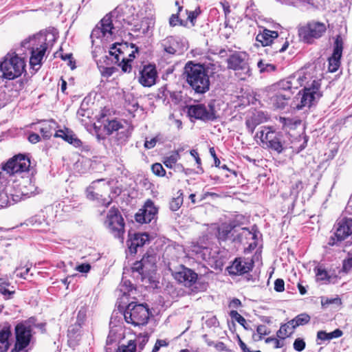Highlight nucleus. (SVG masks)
Masks as SVG:
<instances>
[{
  "mask_svg": "<svg viewBox=\"0 0 352 352\" xmlns=\"http://www.w3.org/2000/svg\"><path fill=\"white\" fill-rule=\"evenodd\" d=\"M343 241H344L343 239H340V237L338 236L337 234V230L336 229L334 234L329 237L327 244L329 246L338 245L339 243Z\"/></svg>",
  "mask_w": 352,
  "mask_h": 352,
  "instance_id": "obj_54",
  "label": "nucleus"
},
{
  "mask_svg": "<svg viewBox=\"0 0 352 352\" xmlns=\"http://www.w3.org/2000/svg\"><path fill=\"white\" fill-rule=\"evenodd\" d=\"M227 68L235 72L241 80H245L252 74L249 55L245 52L235 51L226 60Z\"/></svg>",
  "mask_w": 352,
  "mask_h": 352,
  "instance_id": "obj_9",
  "label": "nucleus"
},
{
  "mask_svg": "<svg viewBox=\"0 0 352 352\" xmlns=\"http://www.w3.org/2000/svg\"><path fill=\"white\" fill-rule=\"evenodd\" d=\"M35 317L19 322L14 328L15 343L10 352H21L27 348L32 338V325L35 323Z\"/></svg>",
  "mask_w": 352,
  "mask_h": 352,
  "instance_id": "obj_6",
  "label": "nucleus"
},
{
  "mask_svg": "<svg viewBox=\"0 0 352 352\" xmlns=\"http://www.w3.org/2000/svg\"><path fill=\"white\" fill-rule=\"evenodd\" d=\"M174 277L185 287H190L197 282L198 275L192 270L182 265L181 270L175 272Z\"/></svg>",
  "mask_w": 352,
  "mask_h": 352,
  "instance_id": "obj_22",
  "label": "nucleus"
},
{
  "mask_svg": "<svg viewBox=\"0 0 352 352\" xmlns=\"http://www.w3.org/2000/svg\"><path fill=\"white\" fill-rule=\"evenodd\" d=\"M157 138H153L151 140H145L144 142V148L146 149H151L154 148L157 144Z\"/></svg>",
  "mask_w": 352,
  "mask_h": 352,
  "instance_id": "obj_64",
  "label": "nucleus"
},
{
  "mask_svg": "<svg viewBox=\"0 0 352 352\" xmlns=\"http://www.w3.org/2000/svg\"><path fill=\"white\" fill-rule=\"evenodd\" d=\"M122 128H123V125L120 122L116 120H107V122L104 124V129L106 131V134L109 135Z\"/></svg>",
  "mask_w": 352,
  "mask_h": 352,
  "instance_id": "obj_34",
  "label": "nucleus"
},
{
  "mask_svg": "<svg viewBox=\"0 0 352 352\" xmlns=\"http://www.w3.org/2000/svg\"><path fill=\"white\" fill-rule=\"evenodd\" d=\"M352 270V256H349L342 261V272L347 274Z\"/></svg>",
  "mask_w": 352,
  "mask_h": 352,
  "instance_id": "obj_53",
  "label": "nucleus"
},
{
  "mask_svg": "<svg viewBox=\"0 0 352 352\" xmlns=\"http://www.w3.org/2000/svg\"><path fill=\"white\" fill-rule=\"evenodd\" d=\"M98 67L100 69V72L101 73V75L103 77L109 78L113 75V73L116 71V68L113 67H105L99 65L98 63Z\"/></svg>",
  "mask_w": 352,
  "mask_h": 352,
  "instance_id": "obj_49",
  "label": "nucleus"
},
{
  "mask_svg": "<svg viewBox=\"0 0 352 352\" xmlns=\"http://www.w3.org/2000/svg\"><path fill=\"white\" fill-rule=\"evenodd\" d=\"M168 342L165 340H157L155 344L152 349V352H157L162 346H167Z\"/></svg>",
  "mask_w": 352,
  "mask_h": 352,
  "instance_id": "obj_58",
  "label": "nucleus"
},
{
  "mask_svg": "<svg viewBox=\"0 0 352 352\" xmlns=\"http://www.w3.org/2000/svg\"><path fill=\"white\" fill-rule=\"evenodd\" d=\"M321 83L319 80H313L311 85L305 87L298 94L302 95L300 98V104L297 106L298 109H302L305 107H311L314 102L320 99L322 96L320 91Z\"/></svg>",
  "mask_w": 352,
  "mask_h": 352,
  "instance_id": "obj_14",
  "label": "nucleus"
},
{
  "mask_svg": "<svg viewBox=\"0 0 352 352\" xmlns=\"http://www.w3.org/2000/svg\"><path fill=\"white\" fill-rule=\"evenodd\" d=\"M9 204V198L7 193L0 190V209L6 207Z\"/></svg>",
  "mask_w": 352,
  "mask_h": 352,
  "instance_id": "obj_55",
  "label": "nucleus"
},
{
  "mask_svg": "<svg viewBox=\"0 0 352 352\" xmlns=\"http://www.w3.org/2000/svg\"><path fill=\"white\" fill-rule=\"evenodd\" d=\"M254 139L260 141V145L266 149L271 150L280 154L285 150V140L281 133L276 132L272 126H262L258 131Z\"/></svg>",
  "mask_w": 352,
  "mask_h": 352,
  "instance_id": "obj_4",
  "label": "nucleus"
},
{
  "mask_svg": "<svg viewBox=\"0 0 352 352\" xmlns=\"http://www.w3.org/2000/svg\"><path fill=\"white\" fill-rule=\"evenodd\" d=\"M137 344L135 340H131L126 344L119 345L116 349H112L111 347H106L105 352H136Z\"/></svg>",
  "mask_w": 352,
  "mask_h": 352,
  "instance_id": "obj_32",
  "label": "nucleus"
},
{
  "mask_svg": "<svg viewBox=\"0 0 352 352\" xmlns=\"http://www.w3.org/2000/svg\"><path fill=\"white\" fill-rule=\"evenodd\" d=\"M293 346L295 351L301 352L305 349L306 342L304 339L298 338L294 340Z\"/></svg>",
  "mask_w": 352,
  "mask_h": 352,
  "instance_id": "obj_51",
  "label": "nucleus"
},
{
  "mask_svg": "<svg viewBox=\"0 0 352 352\" xmlns=\"http://www.w3.org/2000/svg\"><path fill=\"white\" fill-rule=\"evenodd\" d=\"M10 283L8 280H4L3 278H0V293L8 299L10 298L14 294V290H10Z\"/></svg>",
  "mask_w": 352,
  "mask_h": 352,
  "instance_id": "obj_39",
  "label": "nucleus"
},
{
  "mask_svg": "<svg viewBox=\"0 0 352 352\" xmlns=\"http://www.w3.org/2000/svg\"><path fill=\"white\" fill-rule=\"evenodd\" d=\"M209 153H210V155L212 157V158L214 159V166L216 167H220L221 162L216 154L214 148L210 147L209 148Z\"/></svg>",
  "mask_w": 352,
  "mask_h": 352,
  "instance_id": "obj_63",
  "label": "nucleus"
},
{
  "mask_svg": "<svg viewBox=\"0 0 352 352\" xmlns=\"http://www.w3.org/2000/svg\"><path fill=\"white\" fill-rule=\"evenodd\" d=\"M43 139L49 140L52 135V127L50 124H43L39 129Z\"/></svg>",
  "mask_w": 352,
  "mask_h": 352,
  "instance_id": "obj_47",
  "label": "nucleus"
},
{
  "mask_svg": "<svg viewBox=\"0 0 352 352\" xmlns=\"http://www.w3.org/2000/svg\"><path fill=\"white\" fill-rule=\"evenodd\" d=\"M91 266L89 263H81L78 265L75 270L80 273H87L90 271Z\"/></svg>",
  "mask_w": 352,
  "mask_h": 352,
  "instance_id": "obj_59",
  "label": "nucleus"
},
{
  "mask_svg": "<svg viewBox=\"0 0 352 352\" xmlns=\"http://www.w3.org/2000/svg\"><path fill=\"white\" fill-rule=\"evenodd\" d=\"M179 159V155L175 152L170 156L164 157L162 160L163 164L168 168H173Z\"/></svg>",
  "mask_w": 352,
  "mask_h": 352,
  "instance_id": "obj_40",
  "label": "nucleus"
},
{
  "mask_svg": "<svg viewBox=\"0 0 352 352\" xmlns=\"http://www.w3.org/2000/svg\"><path fill=\"white\" fill-rule=\"evenodd\" d=\"M188 116L191 118L204 122L214 121L217 118L214 106L209 104L207 107L204 104H191L186 107Z\"/></svg>",
  "mask_w": 352,
  "mask_h": 352,
  "instance_id": "obj_13",
  "label": "nucleus"
},
{
  "mask_svg": "<svg viewBox=\"0 0 352 352\" xmlns=\"http://www.w3.org/2000/svg\"><path fill=\"white\" fill-rule=\"evenodd\" d=\"M280 121L283 124V128H289L293 129L294 126L300 124L301 120H293L289 118H280Z\"/></svg>",
  "mask_w": 352,
  "mask_h": 352,
  "instance_id": "obj_45",
  "label": "nucleus"
},
{
  "mask_svg": "<svg viewBox=\"0 0 352 352\" xmlns=\"http://www.w3.org/2000/svg\"><path fill=\"white\" fill-rule=\"evenodd\" d=\"M12 336L10 324L5 325L0 331V352H7L10 347L9 338Z\"/></svg>",
  "mask_w": 352,
  "mask_h": 352,
  "instance_id": "obj_29",
  "label": "nucleus"
},
{
  "mask_svg": "<svg viewBox=\"0 0 352 352\" xmlns=\"http://www.w3.org/2000/svg\"><path fill=\"white\" fill-rule=\"evenodd\" d=\"M337 234L340 239L345 240L351 236L352 239V218H343L336 225Z\"/></svg>",
  "mask_w": 352,
  "mask_h": 352,
  "instance_id": "obj_27",
  "label": "nucleus"
},
{
  "mask_svg": "<svg viewBox=\"0 0 352 352\" xmlns=\"http://www.w3.org/2000/svg\"><path fill=\"white\" fill-rule=\"evenodd\" d=\"M113 24L110 14H106L93 30L92 34L96 37L105 36L107 34H112Z\"/></svg>",
  "mask_w": 352,
  "mask_h": 352,
  "instance_id": "obj_23",
  "label": "nucleus"
},
{
  "mask_svg": "<svg viewBox=\"0 0 352 352\" xmlns=\"http://www.w3.org/2000/svg\"><path fill=\"white\" fill-rule=\"evenodd\" d=\"M302 78L290 76L282 79L268 87L271 102L276 109H284L294 95V90L302 86Z\"/></svg>",
  "mask_w": 352,
  "mask_h": 352,
  "instance_id": "obj_1",
  "label": "nucleus"
},
{
  "mask_svg": "<svg viewBox=\"0 0 352 352\" xmlns=\"http://www.w3.org/2000/svg\"><path fill=\"white\" fill-rule=\"evenodd\" d=\"M30 159L25 154H17L9 159L2 166V170L10 175L21 173L29 170Z\"/></svg>",
  "mask_w": 352,
  "mask_h": 352,
  "instance_id": "obj_12",
  "label": "nucleus"
},
{
  "mask_svg": "<svg viewBox=\"0 0 352 352\" xmlns=\"http://www.w3.org/2000/svg\"><path fill=\"white\" fill-rule=\"evenodd\" d=\"M177 195V197H173L169 203V208L172 211L178 210L184 202V193L182 190H178Z\"/></svg>",
  "mask_w": 352,
  "mask_h": 352,
  "instance_id": "obj_36",
  "label": "nucleus"
},
{
  "mask_svg": "<svg viewBox=\"0 0 352 352\" xmlns=\"http://www.w3.org/2000/svg\"><path fill=\"white\" fill-rule=\"evenodd\" d=\"M343 40L340 35H337L335 38L333 52L330 58H329V70L331 72H336L340 65V58L343 50Z\"/></svg>",
  "mask_w": 352,
  "mask_h": 352,
  "instance_id": "obj_20",
  "label": "nucleus"
},
{
  "mask_svg": "<svg viewBox=\"0 0 352 352\" xmlns=\"http://www.w3.org/2000/svg\"><path fill=\"white\" fill-rule=\"evenodd\" d=\"M157 71L155 64L144 65L139 70L138 82L144 87H151L156 83Z\"/></svg>",
  "mask_w": 352,
  "mask_h": 352,
  "instance_id": "obj_17",
  "label": "nucleus"
},
{
  "mask_svg": "<svg viewBox=\"0 0 352 352\" xmlns=\"http://www.w3.org/2000/svg\"><path fill=\"white\" fill-rule=\"evenodd\" d=\"M152 173L157 177H163L166 175V171L160 163H154L151 166Z\"/></svg>",
  "mask_w": 352,
  "mask_h": 352,
  "instance_id": "obj_43",
  "label": "nucleus"
},
{
  "mask_svg": "<svg viewBox=\"0 0 352 352\" xmlns=\"http://www.w3.org/2000/svg\"><path fill=\"white\" fill-rule=\"evenodd\" d=\"M169 25L171 27L176 25L187 27V21L181 19L178 14H173L169 18Z\"/></svg>",
  "mask_w": 352,
  "mask_h": 352,
  "instance_id": "obj_42",
  "label": "nucleus"
},
{
  "mask_svg": "<svg viewBox=\"0 0 352 352\" xmlns=\"http://www.w3.org/2000/svg\"><path fill=\"white\" fill-rule=\"evenodd\" d=\"M296 328L294 324L291 323V320H289L286 323L281 324L279 329L276 331V336L280 340H285L287 338L291 337L295 331Z\"/></svg>",
  "mask_w": 352,
  "mask_h": 352,
  "instance_id": "obj_31",
  "label": "nucleus"
},
{
  "mask_svg": "<svg viewBox=\"0 0 352 352\" xmlns=\"http://www.w3.org/2000/svg\"><path fill=\"white\" fill-rule=\"evenodd\" d=\"M149 316L150 311L146 303L138 304L137 302H131L127 305L124 312L126 322L135 327L146 324Z\"/></svg>",
  "mask_w": 352,
  "mask_h": 352,
  "instance_id": "obj_8",
  "label": "nucleus"
},
{
  "mask_svg": "<svg viewBox=\"0 0 352 352\" xmlns=\"http://www.w3.org/2000/svg\"><path fill=\"white\" fill-rule=\"evenodd\" d=\"M311 317L306 313H302L297 315L295 318L290 320L291 323L294 324L296 329L299 326H304L310 322Z\"/></svg>",
  "mask_w": 352,
  "mask_h": 352,
  "instance_id": "obj_35",
  "label": "nucleus"
},
{
  "mask_svg": "<svg viewBox=\"0 0 352 352\" xmlns=\"http://www.w3.org/2000/svg\"><path fill=\"white\" fill-rule=\"evenodd\" d=\"M187 83L196 94H205L210 89V79L204 65L188 61L184 67Z\"/></svg>",
  "mask_w": 352,
  "mask_h": 352,
  "instance_id": "obj_3",
  "label": "nucleus"
},
{
  "mask_svg": "<svg viewBox=\"0 0 352 352\" xmlns=\"http://www.w3.org/2000/svg\"><path fill=\"white\" fill-rule=\"evenodd\" d=\"M151 241V236L147 232H129L126 245L131 255L135 256L138 253V249L144 247Z\"/></svg>",
  "mask_w": 352,
  "mask_h": 352,
  "instance_id": "obj_16",
  "label": "nucleus"
},
{
  "mask_svg": "<svg viewBox=\"0 0 352 352\" xmlns=\"http://www.w3.org/2000/svg\"><path fill=\"white\" fill-rule=\"evenodd\" d=\"M316 274V280L323 284H329L331 283V276L328 272L321 266H317L314 268Z\"/></svg>",
  "mask_w": 352,
  "mask_h": 352,
  "instance_id": "obj_33",
  "label": "nucleus"
},
{
  "mask_svg": "<svg viewBox=\"0 0 352 352\" xmlns=\"http://www.w3.org/2000/svg\"><path fill=\"white\" fill-rule=\"evenodd\" d=\"M25 59L15 52L7 53L3 58V60L0 62L2 78L9 80L20 77L25 72Z\"/></svg>",
  "mask_w": 352,
  "mask_h": 352,
  "instance_id": "obj_5",
  "label": "nucleus"
},
{
  "mask_svg": "<svg viewBox=\"0 0 352 352\" xmlns=\"http://www.w3.org/2000/svg\"><path fill=\"white\" fill-rule=\"evenodd\" d=\"M327 30L324 23L311 21L301 25L298 29V36L306 43H313L315 39L320 38Z\"/></svg>",
  "mask_w": 352,
  "mask_h": 352,
  "instance_id": "obj_11",
  "label": "nucleus"
},
{
  "mask_svg": "<svg viewBox=\"0 0 352 352\" xmlns=\"http://www.w3.org/2000/svg\"><path fill=\"white\" fill-rule=\"evenodd\" d=\"M55 55H58L63 60L68 61V65L71 67L72 69L76 68V62L73 60V54L72 53H63L62 47H60L59 50H58Z\"/></svg>",
  "mask_w": 352,
  "mask_h": 352,
  "instance_id": "obj_38",
  "label": "nucleus"
},
{
  "mask_svg": "<svg viewBox=\"0 0 352 352\" xmlns=\"http://www.w3.org/2000/svg\"><path fill=\"white\" fill-rule=\"evenodd\" d=\"M99 180L94 181L89 185L86 189V196L87 198L89 200L97 201L100 203L102 206L105 207H108L111 203V200H107L104 194L107 192V186L103 185L102 187H100L98 186V183Z\"/></svg>",
  "mask_w": 352,
  "mask_h": 352,
  "instance_id": "obj_18",
  "label": "nucleus"
},
{
  "mask_svg": "<svg viewBox=\"0 0 352 352\" xmlns=\"http://www.w3.org/2000/svg\"><path fill=\"white\" fill-rule=\"evenodd\" d=\"M325 341H329L328 333L323 330H320L316 334V342L318 344H322Z\"/></svg>",
  "mask_w": 352,
  "mask_h": 352,
  "instance_id": "obj_52",
  "label": "nucleus"
},
{
  "mask_svg": "<svg viewBox=\"0 0 352 352\" xmlns=\"http://www.w3.org/2000/svg\"><path fill=\"white\" fill-rule=\"evenodd\" d=\"M268 120L267 117L262 111H255L245 120V126L248 132L252 135L256 127L265 123Z\"/></svg>",
  "mask_w": 352,
  "mask_h": 352,
  "instance_id": "obj_26",
  "label": "nucleus"
},
{
  "mask_svg": "<svg viewBox=\"0 0 352 352\" xmlns=\"http://www.w3.org/2000/svg\"><path fill=\"white\" fill-rule=\"evenodd\" d=\"M160 45L164 52L173 55L177 52L178 43L174 36H169L161 41Z\"/></svg>",
  "mask_w": 352,
  "mask_h": 352,
  "instance_id": "obj_30",
  "label": "nucleus"
},
{
  "mask_svg": "<svg viewBox=\"0 0 352 352\" xmlns=\"http://www.w3.org/2000/svg\"><path fill=\"white\" fill-rule=\"evenodd\" d=\"M256 333L252 334V339L255 342L261 340L265 336L270 333V329L265 324H259L256 327Z\"/></svg>",
  "mask_w": 352,
  "mask_h": 352,
  "instance_id": "obj_37",
  "label": "nucleus"
},
{
  "mask_svg": "<svg viewBox=\"0 0 352 352\" xmlns=\"http://www.w3.org/2000/svg\"><path fill=\"white\" fill-rule=\"evenodd\" d=\"M256 41L261 44L262 46H267L276 45L278 43H283L281 47L276 46L274 47V52H283L288 46L289 42L287 41H283V38H278V34L276 31H272L267 29L263 30L262 32L257 34Z\"/></svg>",
  "mask_w": 352,
  "mask_h": 352,
  "instance_id": "obj_15",
  "label": "nucleus"
},
{
  "mask_svg": "<svg viewBox=\"0 0 352 352\" xmlns=\"http://www.w3.org/2000/svg\"><path fill=\"white\" fill-rule=\"evenodd\" d=\"M104 226L108 232L116 239L124 240L125 221L118 208L113 206L108 210Z\"/></svg>",
  "mask_w": 352,
  "mask_h": 352,
  "instance_id": "obj_7",
  "label": "nucleus"
},
{
  "mask_svg": "<svg viewBox=\"0 0 352 352\" xmlns=\"http://www.w3.org/2000/svg\"><path fill=\"white\" fill-rule=\"evenodd\" d=\"M230 316L232 319H234L239 324H241L245 329H246V327L245 326L246 324V320L244 318V317H243L240 314H239V312L237 311H236V310L230 311Z\"/></svg>",
  "mask_w": 352,
  "mask_h": 352,
  "instance_id": "obj_48",
  "label": "nucleus"
},
{
  "mask_svg": "<svg viewBox=\"0 0 352 352\" xmlns=\"http://www.w3.org/2000/svg\"><path fill=\"white\" fill-rule=\"evenodd\" d=\"M266 343H274V349H280L284 346V340H280L277 336L276 338L274 337H269L267 338L265 340Z\"/></svg>",
  "mask_w": 352,
  "mask_h": 352,
  "instance_id": "obj_50",
  "label": "nucleus"
},
{
  "mask_svg": "<svg viewBox=\"0 0 352 352\" xmlns=\"http://www.w3.org/2000/svg\"><path fill=\"white\" fill-rule=\"evenodd\" d=\"M190 154L192 157H193L195 158L196 164H197V168H200L201 169H202L201 160V158L199 157L197 151L195 149H192L190 151Z\"/></svg>",
  "mask_w": 352,
  "mask_h": 352,
  "instance_id": "obj_61",
  "label": "nucleus"
},
{
  "mask_svg": "<svg viewBox=\"0 0 352 352\" xmlns=\"http://www.w3.org/2000/svg\"><path fill=\"white\" fill-rule=\"evenodd\" d=\"M238 342L243 352H261V351L260 350L251 351L245 344V343L240 338L239 336H238Z\"/></svg>",
  "mask_w": 352,
  "mask_h": 352,
  "instance_id": "obj_62",
  "label": "nucleus"
},
{
  "mask_svg": "<svg viewBox=\"0 0 352 352\" xmlns=\"http://www.w3.org/2000/svg\"><path fill=\"white\" fill-rule=\"evenodd\" d=\"M30 267H20L16 269V276L26 278L27 274L29 273Z\"/></svg>",
  "mask_w": 352,
  "mask_h": 352,
  "instance_id": "obj_57",
  "label": "nucleus"
},
{
  "mask_svg": "<svg viewBox=\"0 0 352 352\" xmlns=\"http://www.w3.org/2000/svg\"><path fill=\"white\" fill-rule=\"evenodd\" d=\"M331 304H336L338 305H342V300L340 298L336 297L333 298H329L327 297L321 298V305L322 307L326 308Z\"/></svg>",
  "mask_w": 352,
  "mask_h": 352,
  "instance_id": "obj_46",
  "label": "nucleus"
},
{
  "mask_svg": "<svg viewBox=\"0 0 352 352\" xmlns=\"http://www.w3.org/2000/svg\"><path fill=\"white\" fill-rule=\"evenodd\" d=\"M157 255L155 250L149 248L140 261H135L132 267V272H137L142 279L151 276L157 271Z\"/></svg>",
  "mask_w": 352,
  "mask_h": 352,
  "instance_id": "obj_10",
  "label": "nucleus"
},
{
  "mask_svg": "<svg viewBox=\"0 0 352 352\" xmlns=\"http://www.w3.org/2000/svg\"><path fill=\"white\" fill-rule=\"evenodd\" d=\"M187 14V19L186 21H190L191 26L194 27L196 24V19L198 16L201 14V10L199 8H197L195 10L189 11L186 10Z\"/></svg>",
  "mask_w": 352,
  "mask_h": 352,
  "instance_id": "obj_41",
  "label": "nucleus"
},
{
  "mask_svg": "<svg viewBox=\"0 0 352 352\" xmlns=\"http://www.w3.org/2000/svg\"><path fill=\"white\" fill-rule=\"evenodd\" d=\"M54 137L62 138L65 142L76 148H80L82 146V142L78 139L72 131H69L67 129L65 130L59 129L56 131Z\"/></svg>",
  "mask_w": 352,
  "mask_h": 352,
  "instance_id": "obj_28",
  "label": "nucleus"
},
{
  "mask_svg": "<svg viewBox=\"0 0 352 352\" xmlns=\"http://www.w3.org/2000/svg\"><path fill=\"white\" fill-rule=\"evenodd\" d=\"M158 212L154 202L151 199H147L142 208H140L135 214V220L141 224L149 223L155 219Z\"/></svg>",
  "mask_w": 352,
  "mask_h": 352,
  "instance_id": "obj_19",
  "label": "nucleus"
},
{
  "mask_svg": "<svg viewBox=\"0 0 352 352\" xmlns=\"http://www.w3.org/2000/svg\"><path fill=\"white\" fill-rule=\"evenodd\" d=\"M109 53L113 57L111 63L120 67L124 73H130L139 48L133 43H116L111 45Z\"/></svg>",
  "mask_w": 352,
  "mask_h": 352,
  "instance_id": "obj_2",
  "label": "nucleus"
},
{
  "mask_svg": "<svg viewBox=\"0 0 352 352\" xmlns=\"http://www.w3.org/2000/svg\"><path fill=\"white\" fill-rule=\"evenodd\" d=\"M241 223L236 219H233L229 222L222 223L217 228L216 237L220 241L228 240L230 234L236 227L240 226Z\"/></svg>",
  "mask_w": 352,
  "mask_h": 352,
  "instance_id": "obj_25",
  "label": "nucleus"
},
{
  "mask_svg": "<svg viewBox=\"0 0 352 352\" xmlns=\"http://www.w3.org/2000/svg\"><path fill=\"white\" fill-rule=\"evenodd\" d=\"M257 66L261 73L274 72L276 69V65L271 63H265L263 60H260L258 62Z\"/></svg>",
  "mask_w": 352,
  "mask_h": 352,
  "instance_id": "obj_44",
  "label": "nucleus"
},
{
  "mask_svg": "<svg viewBox=\"0 0 352 352\" xmlns=\"http://www.w3.org/2000/svg\"><path fill=\"white\" fill-rule=\"evenodd\" d=\"M254 261H245L241 257L236 258L231 265L227 267L230 275L241 276L247 274L252 270Z\"/></svg>",
  "mask_w": 352,
  "mask_h": 352,
  "instance_id": "obj_21",
  "label": "nucleus"
},
{
  "mask_svg": "<svg viewBox=\"0 0 352 352\" xmlns=\"http://www.w3.org/2000/svg\"><path fill=\"white\" fill-rule=\"evenodd\" d=\"M342 335H343V331L340 329H336L334 331H333L330 333H328L329 340L330 341L332 339L339 338L342 337Z\"/></svg>",
  "mask_w": 352,
  "mask_h": 352,
  "instance_id": "obj_60",
  "label": "nucleus"
},
{
  "mask_svg": "<svg viewBox=\"0 0 352 352\" xmlns=\"http://www.w3.org/2000/svg\"><path fill=\"white\" fill-rule=\"evenodd\" d=\"M274 290L277 292H283L285 290V282L282 278H277L274 281Z\"/></svg>",
  "mask_w": 352,
  "mask_h": 352,
  "instance_id": "obj_56",
  "label": "nucleus"
},
{
  "mask_svg": "<svg viewBox=\"0 0 352 352\" xmlns=\"http://www.w3.org/2000/svg\"><path fill=\"white\" fill-rule=\"evenodd\" d=\"M48 48V44L45 41H43L36 47L31 49V56L30 58V65L35 69L36 66H40L42 64L43 58Z\"/></svg>",
  "mask_w": 352,
  "mask_h": 352,
  "instance_id": "obj_24",
  "label": "nucleus"
}]
</instances>
